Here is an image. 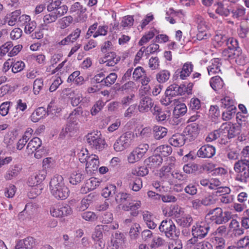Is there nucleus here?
I'll return each mask as SVG.
<instances>
[{
    "label": "nucleus",
    "mask_w": 249,
    "mask_h": 249,
    "mask_svg": "<svg viewBox=\"0 0 249 249\" xmlns=\"http://www.w3.org/2000/svg\"><path fill=\"white\" fill-rule=\"evenodd\" d=\"M241 156V159L234 164L233 169L236 174L235 180L246 183L249 178V146L243 148Z\"/></svg>",
    "instance_id": "nucleus-1"
},
{
    "label": "nucleus",
    "mask_w": 249,
    "mask_h": 249,
    "mask_svg": "<svg viewBox=\"0 0 249 249\" xmlns=\"http://www.w3.org/2000/svg\"><path fill=\"white\" fill-rule=\"evenodd\" d=\"M50 190L52 195L56 199L64 200L69 196L70 190L65 185L61 175H56L50 182Z\"/></svg>",
    "instance_id": "nucleus-2"
},
{
    "label": "nucleus",
    "mask_w": 249,
    "mask_h": 249,
    "mask_svg": "<svg viewBox=\"0 0 249 249\" xmlns=\"http://www.w3.org/2000/svg\"><path fill=\"white\" fill-rule=\"evenodd\" d=\"M210 230V226L205 221L197 222L192 226V234L193 236L189 239L186 243L188 247H191L192 245L195 244L198 239H202L206 236Z\"/></svg>",
    "instance_id": "nucleus-3"
},
{
    "label": "nucleus",
    "mask_w": 249,
    "mask_h": 249,
    "mask_svg": "<svg viewBox=\"0 0 249 249\" xmlns=\"http://www.w3.org/2000/svg\"><path fill=\"white\" fill-rule=\"evenodd\" d=\"M134 135L127 132L120 136L115 142L113 148L116 152H122L128 148L132 143Z\"/></svg>",
    "instance_id": "nucleus-4"
},
{
    "label": "nucleus",
    "mask_w": 249,
    "mask_h": 249,
    "mask_svg": "<svg viewBox=\"0 0 249 249\" xmlns=\"http://www.w3.org/2000/svg\"><path fill=\"white\" fill-rule=\"evenodd\" d=\"M87 143L92 149L102 151L105 147V141L102 138V134L100 132H93L89 133L86 136Z\"/></svg>",
    "instance_id": "nucleus-5"
},
{
    "label": "nucleus",
    "mask_w": 249,
    "mask_h": 249,
    "mask_svg": "<svg viewBox=\"0 0 249 249\" xmlns=\"http://www.w3.org/2000/svg\"><path fill=\"white\" fill-rule=\"evenodd\" d=\"M212 215L210 219L217 224L227 222L231 218V213L229 212H223L220 208H216L209 211L207 216Z\"/></svg>",
    "instance_id": "nucleus-6"
},
{
    "label": "nucleus",
    "mask_w": 249,
    "mask_h": 249,
    "mask_svg": "<svg viewBox=\"0 0 249 249\" xmlns=\"http://www.w3.org/2000/svg\"><path fill=\"white\" fill-rule=\"evenodd\" d=\"M221 132H222V141L220 143L226 144L228 140L234 137L239 133L238 130L232 124H223L220 126Z\"/></svg>",
    "instance_id": "nucleus-7"
},
{
    "label": "nucleus",
    "mask_w": 249,
    "mask_h": 249,
    "mask_svg": "<svg viewBox=\"0 0 249 249\" xmlns=\"http://www.w3.org/2000/svg\"><path fill=\"white\" fill-rule=\"evenodd\" d=\"M160 232L163 233L168 238H173L176 235V227L171 219L163 220L159 227Z\"/></svg>",
    "instance_id": "nucleus-8"
},
{
    "label": "nucleus",
    "mask_w": 249,
    "mask_h": 249,
    "mask_svg": "<svg viewBox=\"0 0 249 249\" xmlns=\"http://www.w3.org/2000/svg\"><path fill=\"white\" fill-rule=\"evenodd\" d=\"M125 237L121 232H116L112 235L110 241L108 243L107 249H119L124 244Z\"/></svg>",
    "instance_id": "nucleus-9"
},
{
    "label": "nucleus",
    "mask_w": 249,
    "mask_h": 249,
    "mask_svg": "<svg viewBox=\"0 0 249 249\" xmlns=\"http://www.w3.org/2000/svg\"><path fill=\"white\" fill-rule=\"evenodd\" d=\"M196 21L197 24V29L199 32L197 35V38L201 40L208 37L209 35L206 33V31L209 27L204 18L201 16L197 15L196 17Z\"/></svg>",
    "instance_id": "nucleus-10"
},
{
    "label": "nucleus",
    "mask_w": 249,
    "mask_h": 249,
    "mask_svg": "<svg viewBox=\"0 0 249 249\" xmlns=\"http://www.w3.org/2000/svg\"><path fill=\"white\" fill-rule=\"evenodd\" d=\"M121 60V57L114 52H110L104 54V57L100 59V63L106 64V66L108 67L114 66L118 64Z\"/></svg>",
    "instance_id": "nucleus-11"
},
{
    "label": "nucleus",
    "mask_w": 249,
    "mask_h": 249,
    "mask_svg": "<svg viewBox=\"0 0 249 249\" xmlns=\"http://www.w3.org/2000/svg\"><path fill=\"white\" fill-rule=\"evenodd\" d=\"M199 133L198 125L196 123L188 124L183 131V135L187 140L191 142L194 140Z\"/></svg>",
    "instance_id": "nucleus-12"
},
{
    "label": "nucleus",
    "mask_w": 249,
    "mask_h": 249,
    "mask_svg": "<svg viewBox=\"0 0 249 249\" xmlns=\"http://www.w3.org/2000/svg\"><path fill=\"white\" fill-rule=\"evenodd\" d=\"M36 239L31 236L19 240L16 243L15 249H33L36 245Z\"/></svg>",
    "instance_id": "nucleus-13"
},
{
    "label": "nucleus",
    "mask_w": 249,
    "mask_h": 249,
    "mask_svg": "<svg viewBox=\"0 0 249 249\" xmlns=\"http://www.w3.org/2000/svg\"><path fill=\"white\" fill-rule=\"evenodd\" d=\"M215 153V148L210 144H205L202 146L197 152V155L201 158H211Z\"/></svg>",
    "instance_id": "nucleus-14"
},
{
    "label": "nucleus",
    "mask_w": 249,
    "mask_h": 249,
    "mask_svg": "<svg viewBox=\"0 0 249 249\" xmlns=\"http://www.w3.org/2000/svg\"><path fill=\"white\" fill-rule=\"evenodd\" d=\"M81 33V30L79 28H76L67 37L59 42L58 44L60 45L65 46L73 43L80 37Z\"/></svg>",
    "instance_id": "nucleus-15"
},
{
    "label": "nucleus",
    "mask_w": 249,
    "mask_h": 249,
    "mask_svg": "<svg viewBox=\"0 0 249 249\" xmlns=\"http://www.w3.org/2000/svg\"><path fill=\"white\" fill-rule=\"evenodd\" d=\"M154 106V102L149 97L146 96L141 98L138 105V109L141 112H147L152 109Z\"/></svg>",
    "instance_id": "nucleus-16"
},
{
    "label": "nucleus",
    "mask_w": 249,
    "mask_h": 249,
    "mask_svg": "<svg viewBox=\"0 0 249 249\" xmlns=\"http://www.w3.org/2000/svg\"><path fill=\"white\" fill-rule=\"evenodd\" d=\"M99 166L98 156L91 154L86 163V169L88 172L91 173L96 171Z\"/></svg>",
    "instance_id": "nucleus-17"
},
{
    "label": "nucleus",
    "mask_w": 249,
    "mask_h": 249,
    "mask_svg": "<svg viewBox=\"0 0 249 249\" xmlns=\"http://www.w3.org/2000/svg\"><path fill=\"white\" fill-rule=\"evenodd\" d=\"M216 7L215 12L216 14L224 17H228L230 11L229 9L230 5L227 3V0H222L216 3L215 5Z\"/></svg>",
    "instance_id": "nucleus-18"
},
{
    "label": "nucleus",
    "mask_w": 249,
    "mask_h": 249,
    "mask_svg": "<svg viewBox=\"0 0 249 249\" xmlns=\"http://www.w3.org/2000/svg\"><path fill=\"white\" fill-rule=\"evenodd\" d=\"M194 66L191 62L185 63L181 70H178L176 73L178 75L181 80H184L188 77L193 71Z\"/></svg>",
    "instance_id": "nucleus-19"
},
{
    "label": "nucleus",
    "mask_w": 249,
    "mask_h": 249,
    "mask_svg": "<svg viewBox=\"0 0 249 249\" xmlns=\"http://www.w3.org/2000/svg\"><path fill=\"white\" fill-rule=\"evenodd\" d=\"M77 128V123L74 121L71 122L70 121L68 122L66 126L62 129L60 134V137L63 138L67 136H71L76 131Z\"/></svg>",
    "instance_id": "nucleus-20"
},
{
    "label": "nucleus",
    "mask_w": 249,
    "mask_h": 249,
    "mask_svg": "<svg viewBox=\"0 0 249 249\" xmlns=\"http://www.w3.org/2000/svg\"><path fill=\"white\" fill-rule=\"evenodd\" d=\"M70 96H72L70 97L71 104L72 106L76 107L80 103H88L89 101V98H87L86 97H83V95L81 93L79 92H75L74 91H71L70 93Z\"/></svg>",
    "instance_id": "nucleus-21"
},
{
    "label": "nucleus",
    "mask_w": 249,
    "mask_h": 249,
    "mask_svg": "<svg viewBox=\"0 0 249 249\" xmlns=\"http://www.w3.org/2000/svg\"><path fill=\"white\" fill-rule=\"evenodd\" d=\"M100 181L99 179L96 178H90L86 181L84 187L81 189L82 193H87L88 192L93 190L99 186Z\"/></svg>",
    "instance_id": "nucleus-22"
},
{
    "label": "nucleus",
    "mask_w": 249,
    "mask_h": 249,
    "mask_svg": "<svg viewBox=\"0 0 249 249\" xmlns=\"http://www.w3.org/2000/svg\"><path fill=\"white\" fill-rule=\"evenodd\" d=\"M221 63L220 59L215 58L211 60L210 65L208 67L207 70L209 75H213L219 73L220 71Z\"/></svg>",
    "instance_id": "nucleus-23"
},
{
    "label": "nucleus",
    "mask_w": 249,
    "mask_h": 249,
    "mask_svg": "<svg viewBox=\"0 0 249 249\" xmlns=\"http://www.w3.org/2000/svg\"><path fill=\"white\" fill-rule=\"evenodd\" d=\"M217 192L224 193V194L220 196L219 200L223 204H229L231 203L233 200L232 196L230 195L231 189L228 187L222 188V190L218 191Z\"/></svg>",
    "instance_id": "nucleus-24"
},
{
    "label": "nucleus",
    "mask_w": 249,
    "mask_h": 249,
    "mask_svg": "<svg viewBox=\"0 0 249 249\" xmlns=\"http://www.w3.org/2000/svg\"><path fill=\"white\" fill-rule=\"evenodd\" d=\"M21 169L22 168L19 164H16L11 165L4 176L5 179L6 180H11L19 174Z\"/></svg>",
    "instance_id": "nucleus-25"
},
{
    "label": "nucleus",
    "mask_w": 249,
    "mask_h": 249,
    "mask_svg": "<svg viewBox=\"0 0 249 249\" xmlns=\"http://www.w3.org/2000/svg\"><path fill=\"white\" fill-rule=\"evenodd\" d=\"M187 139L184 135L181 134H176L172 136L169 139V142L171 145L175 147H180L183 146L185 144V142Z\"/></svg>",
    "instance_id": "nucleus-26"
},
{
    "label": "nucleus",
    "mask_w": 249,
    "mask_h": 249,
    "mask_svg": "<svg viewBox=\"0 0 249 249\" xmlns=\"http://www.w3.org/2000/svg\"><path fill=\"white\" fill-rule=\"evenodd\" d=\"M42 144L41 140L37 137L33 138L28 143L26 150L28 155L32 154L35 150L38 149Z\"/></svg>",
    "instance_id": "nucleus-27"
},
{
    "label": "nucleus",
    "mask_w": 249,
    "mask_h": 249,
    "mask_svg": "<svg viewBox=\"0 0 249 249\" xmlns=\"http://www.w3.org/2000/svg\"><path fill=\"white\" fill-rule=\"evenodd\" d=\"M21 14L20 10H15L10 14L7 15L4 18V23H7L9 26H14L18 22V19Z\"/></svg>",
    "instance_id": "nucleus-28"
},
{
    "label": "nucleus",
    "mask_w": 249,
    "mask_h": 249,
    "mask_svg": "<svg viewBox=\"0 0 249 249\" xmlns=\"http://www.w3.org/2000/svg\"><path fill=\"white\" fill-rule=\"evenodd\" d=\"M185 91L184 87H181L177 84H172L169 86L166 90V94L173 97L182 95Z\"/></svg>",
    "instance_id": "nucleus-29"
},
{
    "label": "nucleus",
    "mask_w": 249,
    "mask_h": 249,
    "mask_svg": "<svg viewBox=\"0 0 249 249\" xmlns=\"http://www.w3.org/2000/svg\"><path fill=\"white\" fill-rule=\"evenodd\" d=\"M151 112L155 116L156 119L158 122L165 121L168 117V112L162 111L161 108L157 105L151 109Z\"/></svg>",
    "instance_id": "nucleus-30"
},
{
    "label": "nucleus",
    "mask_w": 249,
    "mask_h": 249,
    "mask_svg": "<svg viewBox=\"0 0 249 249\" xmlns=\"http://www.w3.org/2000/svg\"><path fill=\"white\" fill-rule=\"evenodd\" d=\"M33 130L31 128H28L25 132L21 139H19L17 143V149L21 150L25 145L28 141L31 138Z\"/></svg>",
    "instance_id": "nucleus-31"
},
{
    "label": "nucleus",
    "mask_w": 249,
    "mask_h": 249,
    "mask_svg": "<svg viewBox=\"0 0 249 249\" xmlns=\"http://www.w3.org/2000/svg\"><path fill=\"white\" fill-rule=\"evenodd\" d=\"M141 205L142 203L140 201H134L129 203L128 205L126 204L123 205L122 209L125 211H134L131 213V214L133 216H136L138 214V213L136 212V211L141 207Z\"/></svg>",
    "instance_id": "nucleus-32"
},
{
    "label": "nucleus",
    "mask_w": 249,
    "mask_h": 249,
    "mask_svg": "<svg viewBox=\"0 0 249 249\" xmlns=\"http://www.w3.org/2000/svg\"><path fill=\"white\" fill-rule=\"evenodd\" d=\"M143 219L147 226L151 229H154L157 227L156 223L154 222V215L148 211H144L142 213Z\"/></svg>",
    "instance_id": "nucleus-33"
},
{
    "label": "nucleus",
    "mask_w": 249,
    "mask_h": 249,
    "mask_svg": "<svg viewBox=\"0 0 249 249\" xmlns=\"http://www.w3.org/2000/svg\"><path fill=\"white\" fill-rule=\"evenodd\" d=\"M210 85L214 91H217L223 87L224 83L220 76H215L210 79Z\"/></svg>",
    "instance_id": "nucleus-34"
},
{
    "label": "nucleus",
    "mask_w": 249,
    "mask_h": 249,
    "mask_svg": "<svg viewBox=\"0 0 249 249\" xmlns=\"http://www.w3.org/2000/svg\"><path fill=\"white\" fill-rule=\"evenodd\" d=\"M229 228L235 236H240L244 233V230L240 227L239 223L236 219H232Z\"/></svg>",
    "instance_id": "nucleus-35"
},
{
    "label": "nucleus",
    "mask_w": 249,
    "mask_h": 249,
    "mask_svg": "<svg viewBox=\"0 0 249 249\" xmlns=\"http://www.w3.org/2000/svg\"><path fill=\"white\" fill-rule=\"evenodd\" d=\"M45 115L46 111L45 108L40 107L37 108L32 113L30 118L32 122L36 123L43 118Z\"/></svg>",
    "instance_id": "nucleus-36"
},
{
    "label": "nucleus",
    "mask_w": 249,
    "mask_h": 249,
    "mask_svg": "<svg viewBox=\"0 0 249 249\" xmlns=\"http://www.w3.org/2000/svg\"><path fill=\"white\" fill-rule=\"evenodd\" d=\"M154 137L156 140H160L164 138L167 133L166 128L161 126H155L153 128Z\"/></svg>",
    "instance_id": "nucleus-37"
},
{
    "label": "nucleus",
    "mask_w": 249,
    "mask_h": 249,
    "mask_svg": "<svg viewBox=\"0 0 249 249\" xmlns=\"http://www.w3.org/2000/svg\"><path fill=\"white\" fill-rule=\"evenodd\" d=\"M233 59H235L237 64L243 66L249 62V59L246 55L240 52L239 50H236Z\"/></svg>",
    "instance_id": "nucleus-38"
},
{
    "label": "nucleus",
    "mask_w": 249,
    "mask_h": 249,
    "mask_svg": "<svg viewBox=\"0 0 249 249\" xmlns=\"http://www.w3.org/2000/svg\"><path fill=\"white\" fill-rule=\"evenodd\" d=\"M84 179V176L79 170L73 171L69 178L70 183L73 185H76Z\"/></svg>",
    "instance_id": "nucleus-39"
},
{
    "label": "nucleus",
    "mask_w": 249,
    "mask_h": 249,
    "mask_svg": "<svg viewBox=\"0 0 249 249\" xmlns=\"http://www.w3.org/2000/svg\"><path fill=\"white\" fill-rule=\"evenodd\" d=\"M170 76V72L167 70H163L157 73L156 79L159 83H164L169 80Z\"/></svg>",
    "instance_id": "nucleus-40"
},
{
    "label": "nucleus",
    "mask_w": 249,
    "mask_h": 249,
    "mask_svg": "<svg viewBox=\"0 0 249 249\" xmlns=\"http://www.w3.org/2000/svg\"><path fill=\"white\" fill-rule=\"evenodd\" d=\"M193 218L190 214H185L184 216L178 218L177 222L182 227H188L190 226L193 222Z\"/></svg>",
    "instance_id": "nucleus-41"
},
{
    "label": "nucleus",
    "mask_w": 249,
    "mask_h": 249,
    "mask_svg": "<svg viewBox=\"0 0 249 249\" xmlns=\"http://www.w3.org/2000/svg\"><path fill=\"white\" fill-rule=\"evenodd\" d=\"M155 151L160 154L161 156L167 157L170 155L172 152V147L167 144H163L158 147Z\"/></svg>",
    "instance_id": "nucleus-42"
},
{
    "label": "nucleus",
    "mask_w": 249,
    "mask_h": 249,
    "mask_svg": "<svg viewBox=\"0 0 249 249\" xmlns=\"http://www.w3.org/2000/svg\"><path fill=\"white\" fill-rule=\"evenodd\" d=\"M92 196L90 194L82 199L80 203L77 207L78 210L79 211H84L88 209L92 201Z\"/></svg>",
    "instance_id": "nucleus-43"
},
{
    "label": "nucleus",
    "mask_w": 249,
    "mask_h": 249,
    "mask_svg": "<svg viewBox=\"0 0 249 249\" xmlns=\"http://www.w3.org/2000/svg\"><path fill=\"white\" fill-rule=\"evenodd\" d=\"M187 108L184 104H181L177 105L173 110V115L176 118H178L180 116L184 115L187 112Z\"/></svg>",
    "instance_id": "nucleus-44"
},
{
    "label": "nucleus",
    "mask_w": 249,
    "mask_h": 249,
    "mask_svg": "<svg viewBox=\"0 0 249 249\" xmlns=\"http://www.w3.org/2000/svg\"><path fill=\"white\" fill-rule=\"evenodd\" d=\"M191 249H213L212 245L208 241L203 240L201 242H196L195 244L192 245Z\"/></svg>",
    "instance_id": "nucleus-45"
},
{
    "label": "nucleus",
    "mask_w": 249,
    "mask_h": 249,
    "mask_svg": "<svg viewBox=\"0 0 249 249\" xmlns=\"http://www.w3.org/2000/svg\"><path fill=\"white\" fill-rule=\"evenodd\" d=\"M183 213V209L178 207V205H171L169 208V215L170 216H174L178 218L179 216L182 215Z\"/></svg>",
    "instance_id": "nucleus-46"
},
{
    "label": "nucleus",
    "mask_w": 249,
    "mask_h": 249,
    "mask_svg": "<svg viewBox=\"0 0 249 249\" xmlns=\"http://www.w3.org/2000/svg\"><path fill=\"white\" fill-rule=\"evenodd\" d=\"M116 187L115 185L109 184L107 185L102 190V195L105 198L112 196L115 194Z\"/></svg>",
    "instance_id": "nucleus-47"
},
{
    "label": "nucleus",
    "mask_w": 249,
    "mask_h": 249,
    "mask_svg": "<svg viewBox=\"0 0 249 249\" xmlns=\"http://www.w3.org/2000/svg\"><path fill=\"white\" fill-rule=\"evenodd\" d=\"M222 132H221L220 127L216 130H214L211 133H210L208 136L206 137L205 139V141L207 142H212L217 138H219L221 139V141H222Z\"/></svg>",
    "instance_id": "nucleus-48"
},
{
    "label": "nucleus",
    "mask_w": 249,
    "mask_h": 249,
    "mask_svg": "<svg viewBox=\"0 0 249 249\" xmlns=\"http://www.w3.org/2000/svg\"><path fill=\"white\" fill-rule=\"evenodd\" d=\"M129 186L134 191H139L142 187V179L140 178H134L132 182L129 183Z\"/></svg>",
    "instance_id": "nucleus-49"
},
{
    "label": "nucleus",
    "mask_w": 249,
    "mask_h": 249,
    "mask_svg": "<svg viewBox=\"0 0 249 249\" xmlns=\"http://www.w3.org/2000/svg\"><path fill=\"white\" fill-rule=\"evenodd\" d=\"M198 170V165L195 163H189L185 164L183 167V171L186 174H193Z\"/></svg>",
    "instance_id": "nucleus-50"
},
{
    "label": "nucleus",
    "mask_w": 249,
    "mask_h": 249,
    "mask_svg": "<svg viewBox=\"0 0 249 249\" xmlns=\"http://www.w3.org/2000/svg\"><path fill=\"white\" fill-rule=\"evenodd\" d=\"M142 158V157L140 155V154L137 151V150H136L135 149H134L128 156L127 160L130 163H134L139 161Z\"/></svg>",
    "instance_id": "nucleus-51"
},
{
    "label": "nucleus",
    "mask_w": 249,
    "mask_h": 249,
    "mask_svg": "<svg viewBox=\"0 0 249 249\" xmlns=\"http://www.w3.org/2000/svg\"><path fill=\"white\" fill-rule=\"evenodd\" d=\"M12 71L13 73H17L21 71L25 67V64L21 61H15L12 59Z\"/></svg>",
    "instance_id": "nucleus-52"
},
{
    "label": "nucleus",
    "mask_w": 249,
    "mask_h": 249,
    "mask_svg": "<svg viewBox=\"0 0 249 249\" xmlns=\"http://www.w3.org/2000/svg\"><path fill=\"white\" fill-rule=\"evenodd\" d=\"M58 18L56 12L53 11L52 12H49V14H46L43 17V20L44 22L47 24H50L55 22Z\"/></svg>",
    "instance_id": "nucleus-53"
},
{
    "label": "nucleus",
    "mask_w": 249,
    "mask_h": 249,
    "mask_svg": "<svg viewBox=\"0 0 249 249\" xmlns=\"http://www.w3.org/2000/svg\"><path fill=\"white\" fill-rule=\"evenodd\" d=\"M221 106L224 108L228 109L231 107H235L234 106V100L230 96H225L221 99Z\"/></svg>",
    "instance_id": "nucleus-54"
},
{
    "label": "nucleus",
    "mask_w": 249,
    "mask_h": 249,
    "mask_svg": "<svg viewBox=\"0 0 249 249\" xmlns=\"http://www.w3.org/2000/svg\"><path fill=\"white\" fill-rule=\"evenodd\" d=\"M90 155L86 148H82L78 153V158L81 163H86Z\"/></svg>",
    "instance_id": "nucleus-55"
},
{
    "label": "nucleus",
    "mask_w": 249,
    "mask_h": 249,
    "mask_svg": "<svg viewBox=\"0 0 249 249\" xmlns=\"http://www.w3.org/2000/svg\"><path fill=\"white\" fill-rule=\"evenodd\" d=\"M117 78V75L115 73H111L106 78H103V85L106 86H110L113 84Z\"/></svg>",
    "instance_id": "nucleus-56"
},
{
    "label": "nucleus",
    "mask_w": 249,
    "mask_h": 249,
    "mask_svg": "<svg viewBox=\"0 0 249 249\" xmlns=\"http://www.w3.org/2000/svg\"><path fill=\"white\" fill-rule=\"evenodd\" d=\"M213 242L216 249H223L225 246V240L221 237L216 236L214 237Z\"/></svg>",
    "instance_id": "nucleus-57"
},
{
    "label": "nucleus",
    "mask_w": 249,
    "mask_h": 249,
    "mask_svg": "<svg viewBox=\"0 0 249 249\" xmlns=\"http://www.w3.org/2000/svg\"><path fill=\"white\" fill-rule=\"evenodd\" d=\"M149 161L153 166L157 167L161 164L162 162V156L160 154H155L149 158Z\"/></svg>",
    "instance_id": "nucleus-58"
},
{
    "label": "nucleus",
    "mask_w": 249,
    "mask_h": 249,
    "mask_svg": "<svg viewBox=\"0 0 249 249\" xmlns=\"http://www.w3.org/2000/svg\"><path fill=\"white\" fill-rule=\"evenodd\" d=\"M104 106V103L102 100H99L97 101L90 110V112L92 115H96L102 109Z\"/></svg>",
    "instance_id": "nucleus-59"
},
{
    "label": "nucleus",
    "mask_w": 249,
    "mask_h": 249,
    "mask_svg": "<svg viewBox=\"0 0 249 249\" xmlns=\"http://www.w3.org/2000/svg\"><path fill=\"white\" fill-rule=\"evenodd\" d=\"M16 192V187L13 184H9L4 189V196L7 198H12Z\"/></svg>",
    "instance_id": "nucleus-60"
},
{
    "label": "nucleus",
    "mask_w": 249,
    "mask_h": 249,
    "mask_svg": "<svg viewBox=\"0 0 249 249\" xmlns=\"http://www.w3.org/2000/svg\"><path fill=\"white\" fill-rule=\"evenodd\" d=\"M13 44L11 41H8L0 47V57L4 56L7 53H9L10 49Z\"/></svg>",
    "instance_id": "nucleus-61"
},
{
    "label": "nucleus",
    "mask_w": 249,
    "mask_h": 249,
    "mask_svg": "<svg viewBox=\"0 0 249 249\" xmlns=\"http://www.w3.org/2000/svg\"><path fill=\"white\" fill-rule=\"evenodd\" d=\"M148 173V170L144 166H141L135 168L133 170L132 174L138 177H143L147 175Z\"/></svg>",
    "instance_id": "nucleus-62"
},
{
    "label": "nucleus",
    "mask_w": 249,
    "mask_h": 249,
    "mask_svg": "<svg viewBox=\"0 0 249 249\" xmlns=\"http://www.w3.org/2000/svg\"><path fill=\"white\" fill-rule=\"evenodd\" d=\"M236 110V107H231V108H229L227 109L226 111L223 112V119L225 121L231 120L233 116L235 114Z\"/></svg>",
    "instance_id": "nucleus-63"
},
{
    "label": "nucleus",
    "mask_w": 249,
    "mask_h": 249,
    "mask_svg": "<svg viewBox=\"0 0 249 249\" xmlns=\"http://www.w3.org/2000/svg\"><path fill=\"white\" fill-rule=\"evenodd\" d=\"M82 218L88 221H94L97 219L96 214L93 212L87 211L82 213Z\"/></svg>",
    "instance_id": "nucleus-64"
}]
</instances>
